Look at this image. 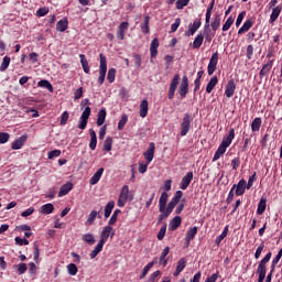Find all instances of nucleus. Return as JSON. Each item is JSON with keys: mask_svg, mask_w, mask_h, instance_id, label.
Returning <instances> with one entry per match:
<instances>
[{"mask_svg": "<svg viewBox=\"0 0 282 282\" xmlns=\"http://www.w3.org/2000/svg\"><path fill=\"white\" fill-rule=\"evenodd\" d=\"M89 116H91V108L88 106L85 108V110L83 111V113L80 116L78 129L84 130L87 128V122L89 120Z\"/></svg>", "mask_w": 282, "mask_h": 282, "instance_id": "nucleus-6", "label": "nucleus"}, {"mask_svg": "<svg viewBox=\"0 0 282 282\" xmlns=\"http://www.w3.org/2000/svg\"><path fill=\"white\" fill-rule=\"evenodd\" d=\"M128 199H129V186L123 185V187L121 188L119 198H118V203H117L119 208H123V206H126Z\"/></svg>", "mask_w": 282, "mask_h": 282, "instance_id": "nucleus-5", "label": "nucleus"}, {"mask_svg": "<svg viewBox=\"0 0 282 282\" xmlns=\"http://www.w3.org/2000/svg\"><path fill=\"white\" fill-rule=\"evenodd\" d=\"M96 217H98V212L91 210L90 214L88 215L86 224L88 226H91L94 224V221H96Z\"/></svg>", "mask_w": 282, "mask_h": 282, "instance_id": "nucleus-51", "label": "nucleus"}, {"mask_svg": "<svg viewBox=\"0 0 282 282\" xmlns=\"http://www.w3.org/2000/svg\"><path fill=\"white\" fill-rule=\"evenodd\" d=\"M57 32H65L67 30V20H59L56 24Z\"/></svg>", "mask_w": 282, "mask_h": 282, "instance_id": "nucleus-48", "label": "nucleus"}, {"mask_svg": "<svg viewBox=\"0 0 282 282\" xmlns=\"http://www.w3.org/2000/svg\"><path fill=\"white\" fill-rule=\"evenodd\" d=\"M272 69V61H269L265 65H263L262 69L260 70V76H267Z\"/></svg>", "mask_w": 282, "mask_h": 282, "instance_id": "nucleus-45", "label": "nucleus"}, {"mask_svg": "<svg viewBox=\"0 0 282 282\" xmlns=\"http://www.w3.org/2000/svg\"><path fill=\"white\" fill-rule=\"evenodd\" d=\"M175 203H172L170 200V203L167 204V207H164V212H161V213H164L165 217H169L172 213H173V208H175Z\"/></svg>", "mask_w": 282, "mask_h": 282, "instance_id": "nucleus-52", "label": "nucleus"}, {"mask_svg": "<svg viewBox=\"0 0 282 282\" xmlns=\"http://www.w3.org/2000/svg\"><path fill=\"white\" fill-rule=\"evenodd\" d=\"M180 226H182V217L176 216L170 221L169 229L177 230V228H180Z\"/></svg>", "mask_w": 282, "mask_h": 282, "instance_id": "nucleus-25", "label": "nucleus"}, {"mask_svg": "<svg viewBox=\"0 0 282 282\" xmlns=\"http://www.w3.org/2000/svg\"><path fill=\"white\" fill-rule=\"evenodd\" d=\"M118 215H120V209H116L112 214V216L110 217L108 224L109 226H113V224H116V221H118Z\"/></svg>", "mask_w": 282, "mask_h": 282, "instance_id": "nucleus-55", "label": "nucleus"}, {"mask_svg": "<svg viewBox=\"0 0 282 282\" xmlns=\"http://www.w3.org/2000/svg\"><path fill=\"white\" fill-rule=\"evenodd\" d=\"M217 83H218L217 76H214L210 78L209 83L206 86L207 94H210L215 89V87L217 86Z\"/></svg>", "mask_w": 282, "mask_h": 282, "instance_id": "nucleus-31", "label": "nucleus"}, {"mask_svg": "<svg viewBox=\"0 0 282 282\" xmlns=\"http://www.w3.org/2000/svg\"><path fill=\"white\" fill-rule=\"evenodd\" d=\"M72 188H74V184H72V182H67L61 187L58 197H65V195H67Z\"/></svg>", "mask_w": 282, "mask_h": 282, "instance_id": "nucleus-22", "label": "nucleus"}, {"mask_svg": "<svg viewBox=\"0 0 282 282\" xmlns=\"http://www.w3.org/2000/svg\"><path fill=\"white\" fill-rule=\"evenodd\" d=\"M116 236V231L113 230V227L111 226H105L101 230L100 234V240L101 243H107V239H113V237Z\"/></svg>", "mask_w": 282, "mask_h": 282, "instance_id": "nucleus-3", "label": "nucleus"}, {"mask_svg": "<svg viewBox=\"0 0 282 282\" xmlns=\"http://www.w3.org/2000/svg\"><path fill=\"white\" fill-rule=\"evenodd\" d=\"M82 67L85 72V74H89V62H87V58L85 57V54L79 55Z\"/></svg>", "mask_w": 282, "mask_h": 282, "instance_id": "nucleus-35", "label": "nucleus"}, {"mask_svg": "<svg viewBox=\"0 0 282 282\" xmlns=\"http://www.w3.org/2000/svg\"><path fill=\"white\" fill-rule=\"evenodd\" d=\"M261 129V118L253 119L251 123V131L257 132Z\"/></svg>", "mask_w": 282, "mask_h": 282, "instance_id": "nucleus-44", "label": "nucleus"}, {"mask_svg": "<svg viewBox=\"0 0 282 282\" xmlns=\"http://www.w3.org/2000/svg\"><path fill=\"white\" fill-rule=\"evenodd\" d=\"M169 202V194L163 192L159 199V213H164V208H166V204Z\"/></svg>", "mask_w": 282, "mask_h": 282, "instance_id": "nucleus-16", "label": "nucleus"}, {"mask_svg": "<svg viewBox=\"0 0 282 282\" xmlns=\"http://www.w3.org/2000/svg\"><path fill=\"white\" fill-rule=\"evenodd\" d=\"M160 47V42L156 37H154L150 45V54L152 58H155L158 56V48Z\"/></svg>", "mask_w": 282, "mask_h": 282, "instance_id": "nucleus-20", "label": "nucleus"}, {"mask_svg": "<svg viewBox=\"0 0 282 282\" xmlns=\"http://www.w3.org/2000/svg\"><path fill=\"white\" fill-rule=\"evenodd\" d=\"M161 272L160 271H154L149 278L147 282H155V279L160 276Z\"/></svg>", "mask_w": 282, "mask_h": 282, "instance_id": "nucleus-64", "label": "nucleus"}, {"mask_svg": "<svg viewBox=\"0 0 282 282\" xmlns=\"http://www.w3.org/2000/svg\"><path fill=\"white\" fill-rule=\"evenodd\" d=\"M186 258H181L176 264V270H180L181 272L184 271V268H186Z\"/></svg>", "mask_w": 282, "mask_h": 282, "instance_id": "nucleus-56", "label": "nucleus"}, {"mask_svg": "<svg viewBox=\"0 0 282 282\" xmlns=\"http://www.w3.org/2000/svg\"><path fill=\"white\" fill-rule=\"evenodd\" d=\"M213 8H215V0L212 1V3L209 4V7L207 8L206 11V18H205V28H208L209 23H210V17L213 14Z\"/></svg>", "mask_w": 282, "mask_h": 282, "instance_id": "nucleus-30", "label": "nucleus"}, {"mask_svg": "<svg viewBox=\"0 0 282 282\" xmlns=\"http://www.w3.org/2000/svg\"><path fill=\"white\" fill-rule=\"evenodd\" d=\"M226 149H228L227 145L220 143V145L218 147L217 151L214 154L213 162H217V160H219V158H221V155L226 153Z\"/></svg>", "mask_w": 282, "mask_h": 282, "instance_id": "nucleus-26", "label": "nucleus"}, {"mask_svg": "<svg viewBox=\"0 0 282 282\" xmlns=\"http://www.w3.org/2000/svg\"><path fill=\"white\" fill-rule=\"evenodd\" d=\"M99 58H100V65H99L98 85H102L107 76V57H105V55L100 53Z\"/></svg>", "mask_w": 282, "mask_h": 282, "instance_id": "nucleus-2", "label": "nucleus"}, {"mask_svg": "<svg viewBox=\"0 0 282 282\" xmlns=\"http://www.w3.org/2000/svg\"><path fill=\"white\" fill-rule=\"evenodd\" d=\"M226 237H228V226H226L221 235L216 238L215 245L219 246V243H221Z\"/></svg>", "mask_w": 282, "mask_h": 282, "instance_id": "nucleus-42", "label": "nucleus"}, {"mask_svg": "<svg viewBox=\"0 0 282 282\" xmlns=\"http://www.w3.org/2000/svg\"><path fill=\"white\" fill-rule=\"evenodd\" d=\"M191 0H177L176 1V9L177 10H183L186 8V4L189 3Z\"/></svg>", "mask_w": 282, "mask_h": 282, "instance_id": "nucleus-61", "label": "nucleus"}, {"mask_svg": "<svg viewBox=\"0 0 282 282\" xmlns=\"http://www.w3.org/2000/svg\"><path fill=\"white\" fill-rule=\"evenodd\" d=\"M10 140V134L6 132H0V144H6Z\"/></svg>", "mask_w": 282, "mask_h": 282, "instance_id": "nucleus-63", "label": "nucleus"}, {"mask_svg": "<svg viewBox=\"0 0 282 282\" xmlns=\"http://www.w3.org/2000/svg\"><path fill=\"white\" fill-rule=\"evenodd\" d=\"M183 196H184V192L176 191V193L174 194V196L170 202L177 206L180 204V199H182Z\"/></svg>", "mask_w": 282, "mask_h": 282, "instance_id": "nucleus-39", "label": "nucleus"}, {"mask_svg": "<svg viewBox=\"0 0 282 282\" xmlns=\"http://www.w3.org/2000/svg\"><path fill=\"white\" fill-rule=\"evenodd\" d=\"M178 94L181 98H186V94H188V77L186 75L182 78L181 85L178 87Z\"/></svg>", "mask_w": 282, "mask_h": 282, "instance_id": "nucleus-8", "label": "nucleus"}, {"mask_svg": "<svg viewBox=\"0 0 282 282\" xmlns=\"http://www.w3.org/2000/svg\"><path fill=\"white\" fill-rule=\"evenodd\" d=\"M151 18H149V15L144 17L143 22L141 23V31L143 32V34H149L150 29H149V21Z\"/></svg>", "mask_w": 282, "mask_h": 282, "instance_id": "nucleus-36", "label": "nucleus"}, {"mask_svg": "<svg viewBox=\"0 0 282 282\" xmlns=\"http://www.w3.org/2000/svg\"><path fill=\"white\" fill-rule=\"evenodd\" d=\"M128 121H129V117L126 113H123L121 116L120 121L118 122V130L122 131L124 129V124H127Z\"/></svg>", "mask_w": 282, "mask_h": 282, "instance_id": "nucleus-47", "label": "nucleus"}, {"mask_svg": "<svg viewBox=\"0 0 282 282\" xmlns=\"http://www.w3.org/2000/svg\"><path fill=\"white\" fill-rule=\"evenodd\" d=\"M26 141H28V134L21 135L19 139H17L12 143V145H11L12 151H19V149H22L23 144H25Z\"/></svg>", "mask_w": 282, "mask_h": 282, "instance_id": "nucleus-13", "label": "nucleus"}, {"mask_svg": "<svg viewBox=\"0 0 282 282\" xmlns=\"http://www.w3.org/2000/svg\"><path fill=\"white\" fill-rule=\"evenodd\" d=\"M10 67V56H4L0 65V72H6Z\"/></svg>", "mask_w": 282, "mask_h": 282, "instance_id": "nucleus-50", "label": "nucleus"}, {"mask_svg": "<svg viewBox=\"0 0 282 282\" xmlns=\"http://www.w3.org/2000/svg\"><path fill=\"white\" fill-rule=\"evenodd\" d=\"M66 270H67V273H68L70 276H76V274H78V267H76L75 263H69V264L66 267Z\"/></svg>", "mask_w": 282, "mask_h": 282, "instance_id": "nucleus-38", "label": "nucleus"}, {"mask_svg": "<svg viewBox=\"0 0 282 282\" xmlns=\"http://www.w3.org/2000/svg\"><path fill=\"white\" fill-rule=\"evenodd\" d=\"M236 89H237V84H235V80L234 79L229 80L225 88V96L227 98H232V96H235Z\"/></svg>", "mask_w": 282, "mask_h": 282, "instance_id": "nucleus-12", "label": "nucleus"}, {"mask_svg": "<svg viewBox=\"0 0 282 282\" xmlns=\"http://www.w3.org/2000/svg\"><path fill=\"white\" fill-rule=\"evenodd\" d=\"M232 191L236 188V195H243L246 193V180L241 178L238 184H235Z\"/></svg>", "mask_w": 282, "mask_h": 282, "instance_id": "nucleus-17", "label": "nucleus"}, {"mask_svg": "<svg viewBox=\"0 0 282 282\" xmlns=\"http://www.w3.org/2000/svg\"><path fill=\"white\" fill-rule=\"evenodd\" d=\"M107 118V110L105 108L100 109L97 117V127H102Z\"/></svg>", "mask_w": 282, "mask_h": 282, "instance_id": "nucleus-28", "label": "nucleus"}, {"mask_svg": "<svg viewBox=\"0 0 282 282\" xmlns=\"http://www.w3.org/2000/svg\"><path fill=\"white\" fill-rule=\"evenodd\" d=\"M265 206H267L265 198H261L259 204H258L257 214L258 215H263V213H265Z\"/></svg>", "mask_w": 282, "mask_h": 282, "instance_id": "nucleus-40", "label": "nucleus"}, {"mask_svg": "<svg viewBox=\"0 0 282 282\" xmlns=\"http://www.w3.org/2000/svg\"><path fill=\"white\" fill-rule=\"evenodd\" d=\"M143 155L147 160V163L151 164V162H153V158L155 156V143L151 142Z\"/></svg>", "mask_w": 282, "mask_h": 282, "instance_id": "nucleus-10", "label": "nucleus"}, {"mask_svg": "<svg viewBox=\"0 0 282 282\" xmlns=\"http://www.w3.org/2000/svg\"><path fill=\"white\" fill-rule=\"evenodd\" d=\"M116 206V203L113 200H110L106 207H105V217L106 219L111 216V210H113V207Z\"/></svg>", "mask_w": 282, "mask_h": 282, "instance_id": "nucleus-37", "label": "nucleus"}, {"mask_svg": "<svg viewBox=\"0 0 282 282\" xmlns=\"http://www.w3.org/2000/svg\"><path fill=\"white\" fill-rule=\"evenodd\" d=\"M40 213H42V215H52V213H54V205L52 203L42 205L40 208Z\"/></svg>", "mask_w": 282, "mask_h": 282, "instance_id": "nucleus-27", "label": "nucleus"}, {"mask_svg": "<svg viewBox=\"0 0 282 282\" xmlns=\"http://www.w3.org/2000/svg\"><path fill=\"white\" fill-rule=\"evenodd\" d=\"M67 120H69V112L64 111V112L62 113L59 124H61L62 127H65V124H67Z\"/></svg>", "mask_w": 282, "mask_h": 282, "instance_id": "nucleus-58", "label": "nucleus"}, {"mask_svg": "<svg viewBox=\"0 0 282 282\" xmlns=\"http://www.w3.org/2000/svg\"><path fill=\"white\" fill-rule=\"evenodd\" d=\"M177 85H180V75L176 74L170 83V89L177 90Z\"/></svg>", "mask_w": 282, "mask_h": 282, "instance_id": "nucleus-53", "label": "nucleus"}, {"mask_svg": "<svg viewBox=\"0 0 282 282\" xmlns=\"http://www.w3.org/2000/svg\"><path fill=\"white\" fill-rule=\"evenodd\" d=\"M37 85L40 87H43L44 89H47L51 94L54 93V87L52 86V84L50 83V80L46 79H42L37 83Z\"/></svg>", "mask_w": 282, "mask_h": 282, "instance_id": "nucleus-32", "label": "nucleus"}, {"mask_svg": "<svg viewBox=\"0 0 282 282\" xmlns=\"http://www.w3.org/2000/svg\"><path fill=\"white\" fill-rule=\"evenodd\" d=\"M148 113H149V101L147 99H143L140 104L139 116L141 118H147Z\"/></svg>", "mask_w": 282, "mask_h": 282, "instance_id": "nucleus-19", "label": "nucleus"}, {"mask_svg": "<svg viewBox=\"0 0 282 282\" xmlns=\"http://www.w3.org/2000/svg\"><path fill=\"white\" fill-rule=\"evenodd\" d=\"M14 270H18V274H25L28 272V264L25 263H20V264H14L13 265Z\"/></svg>", "mask_w": 282, "mask_h": 282, "instance_id": "nucleus-43", "label": "nucleus"}, {"mask_svg": "<svg viewBox=\"0 0 282 282\" xmlns=\"http://www.w3.org/2000/svg\"><path fill=\"white\" fill-rule=\"evenodd\" d=\"M252 28V20H247L243 25L238 30V34H243V32H248Z\"/></svg>", "mask_w": 282, "mask_h": 282, "instance_id": "nucleus-41", "label": "nucleus"}, {"mask_svg": "<svg viewBox=\"0 0 282 282\" xmlns=\"http://www.w3.org/2000/svg\"><path fill=\"white\" fill-rule=\"evenodd\" d=\"M105 173V167H100L89 180L90 186H95V184L100 182V177H102V174Z\"/></svg>", "mask_w": 282, "mask_h": 282, "instance_id": "nucleus-18", "label": "nucleus"}, {"mask_svg": "<svg viewBox=\"0 0 282 282\" xmlns=\"http://www.w3.org/2000/svg\"><path fill=\"white\" fill-rule=\"evenodd\" d=\"M166 235V224H164L162 227H161V229H160V231H159V234H158V239H159V241H162V239H164V236Z\"/></svg>", "mask_w": 282, "mask_h": 282, "instance_id": "nucleus-62", "label": "nucleus"}, {"mask_svg": "<svg viewBox=\"0 0 282 282\" xmlns=\"http://www.w3.org/2000/svg\"><path fill=\"white\" fill-rule=\"evenodd\" d=\"M202 43H204V36L202 35V33H199L192 44L193 50H199V47H202Z\"/></svg>", "mask_w": 282, "mask_h": 282, "instance_id": "nucleus-33", "label": "nucleus"}, {"mask_svg": "<svg viewBox=\"0 0 282 282\" xmlns=\"http://www.w3.org/2000/svg\"><path fill=\"white\" fill-rule=\"evenodd\" d=\"M107 80L113 83L116 80V68H110L108 70Z\"/></svg>", "mask_w": 282, "mask_h": 282, "instance_id": "nucleus-57", "label": "nucleus"}, {"mask_svg": "<svg viewBox=\"0 0 282 282\" xmlns=\"http://www.w3.org/2000/svg\"><path fill=\"white\" fill-rule=\"evenodd\" d=\"M82 240L85 241L86 243H89V246H94V243H96V238L93 234L83 235Z\"/></svg>", "mask_w": 282, "mask_h": 282, "instance_id": "nucleus-34", "label": "nucleus"}, {"mask_svg": "<svg viewBox=\"0 0 282 282\" xmlns=\"http://www.w3.org/2000/svg\"><path fill=\"white\" fill-rule=\"evenodd\" d=\"M48 160H54V158H61V150H53L47 153Z\"/></svg>", "mask_w": 282, "mask_h": 282, "instance_id": "nucleus-59", "label": "nucleus"}, {"mask_svg": "<svg viewBox=\"0 0 282 282\" xmlns=\"http://www.w3.org/2000/svg\"><path fill=\"white\" fill-rule=\"evenodd\" d=\"M182 23V20L180 18L175 19V22L171 25V34H173V32H177V28H180Z\"/></svg>", "mask_w": 282, "mask_h": 282, "instance_id": "nucleus-60", "label": "nucleus"}, {"mask_svg": "<svg viewBox=\"0 0 282 282\" xmlns=\"http://www.w3.org/2000/svg\"><path fill=\"white\" fill-rule=\"evenodd\" d=\"M129 30V22H121L117 29V39L118 41H124V34Z\"/></svg>", "mask_w": 282, "mask_h": 282, "instance_id": "nucleus-9", "label": "nucleus"}, {"mask_svg": "<svg viewBox=\"0 0 282 282\" xmlns=\"http://www.w3.org/2000/svg\"><path fill=\"white\" fill-rule=\"evenodd\" d=\"M232 140H235V130L234 128H231L229 130V134L223 139L221 144H224L225 147H230V144H232Z\"/></svg>", "mask_w": 282, "mask_h": 282, "instance_id": "nucleus-23", "label": "nucleus"}, {"mask_svg": "<svg viewBox=\"0 0 282 282\" xmlns=\"http://www.w3.org/2000/svg\"><path fill=\"white\" fill-rule=\"evenodd\" d=\"M219 61V53H214L209 59L207 72L209 76H213L215 74V70L217 69V63Z\"/></svg>", "mask_w": 282, "mask_h": 282, "instance_id": "nucleus-7", "label": "nucleus"}, {"mask_svg": "<svg viewBox=\"0 0 282 282\" xmlns=\"http://www.w3.org/2000/svg\"><path fill=\"white\" fill-rule=\"evenodd\" d=\"M232 23H235V18L229 17L225 22V24L223 25V32H228V30L232 28Z\"/></svg>", "mask_w": 282, "mask_h": 282, "instance_id": "nucleus-49", "label": "nucleus"}, {"mask_svg": "<svg viewBox=\"0 0 282 282\" xmlns=\"http://www.w3.org/2000/svg\"><path fill=\"white\" fill-rule=\"evenodd\" d=\"M191 182H193V172H188L181 181L180 188L181 191H186L188 186H191Z\"/></svg>", "mask_w": 282, "mask_h": 282, "instance_id": "nucleus-11", "label": "nucleus"}, {"mask_svg": "<svg viewBox=\"0 0 282 282\" xmlns=\"http://www.w3.org/2000/svg\"><path fill=\"white\" fill-rule=\"evenodd\" d=\"M281 257H282V249L278 252L276 257L272 260V264H271L272 272H274L276 268V263L281 261Z\"/></svg>", "mask_w": 282, "mask_h": 282, "instance_id": "nucleus-54", "label": "nucleus"}, {"mask_svg": "<svg viewBox=\"0 0 282 282\" xmlns=\"http://www.w3.org/2000/svg\"><path fill=\"white\" fill-rule=\"evenodd\" d=\"M105 247V242L98 241L95 249L90 252V259H96L100 252H102V248Z\"/></svg>", "mask_w": 282, "mask_h": 282, "instance_id": "nucleus-24", "label": "nucleus"}, {"mask_svg": "<svg viewBox=\"0 0 282 282\" xmlns=\"http://www.w3.org/2000/svg\"><path fill=\"white\" fill-rule=\"evenodd\" d=\"M113 144V139L111 137H107L104 141V151H111V147Z\"/></svg>", "mask_w": 282, "mask_h": 282, "instance_id": "nucleus-46", "label": "nucleus"}, {"mask_svg": "<svg viewBox=\"0 0 282 282\" xmlns=\"http://www.w3.org/2000/svg\"><path fill=\"white\" fill-rule=\"evenodd\" d=\"M191 122L193 119L191 118L189 113H185L183 117V121L181 123V135L184 137L191 131Z\"/></svg>", "mask_w": 282, "mask_h": 282, "instance_id": "nucleus-4", "label": "nucleus"}, {"mask_svg": "<svg viewBox=\"0 0 282 282\" xmlns=\"http://www.w3.org/2000/svg\"><path fill=\"white\" fill-rule=\"evenodd\" d=\"M281 11H282V7L278 6L275 8L272 9L270 19H269V23L270 25H274V23L276 22V19H279V17H281Z\"/></svg>", "mask_w": 282, "mask_h": 282, "instance_id": "nucleus-14", "label": "nucleus"}, {"mask_svg": "<svg viewBox=\"0 0 282 282\" xmlns=\"http://www.w3.org/2000/svg\"><path fill=\"white\" fill-rule=\"evenodd\" d=\"M198 28H202V22L195 20L192 24L188 25V30L185 32V36H193Z\"/></svg>", "mask_w": 282, "mask_h": 282, "instance_id": "nucleus-15", "label": "nucleus"}, {"mask_svg": "<svg viewBox=\"0 0 282 282\" xmlns=\"http://www.w3.org/2000/svg\"><path fill=\"white\" fill-rule=\"evenodd\" d=\"M272 259V252H268L265 257L259 262L257 273L259 274L258 282L265 281L267 269L265 264Z\"/></svg>", "mask_w": 282, "mask_h": 282, "instance_id": "nucleus-1", "label": "nucleus"}, {"mask_svg": "<svg viewBox=\"0 0 282 282\" xmlns=\"http://www.w3.org/2000/svg\"><path fill=\"white\" fill-rule=\"evenodd\" d=\"M219 25H221V15H219V13H216L212 21V29L214 30V32H217V30H219Z\"/></svg>", "mask_w": 282, "mask_h": 282, "instance_id": "nucleus-29", "label": "nucleus"}, {"mask_svg": "<svg viewBox=\"0 0 282 282\" xmlns=\"http://www.w3.org/2000/svg\"><path fill=\"white\" fill-rule=\"evenodd\" d=\"M195 235H197V227H193L189 230H187L186 237H185V241H186L187 247H189L191 241H193V239H195Z\"/></svg>", "mask_w": 282, "mask_h": 282, "instance_id": "nucleus-21", "label": "nucleus"}]
</instances>
